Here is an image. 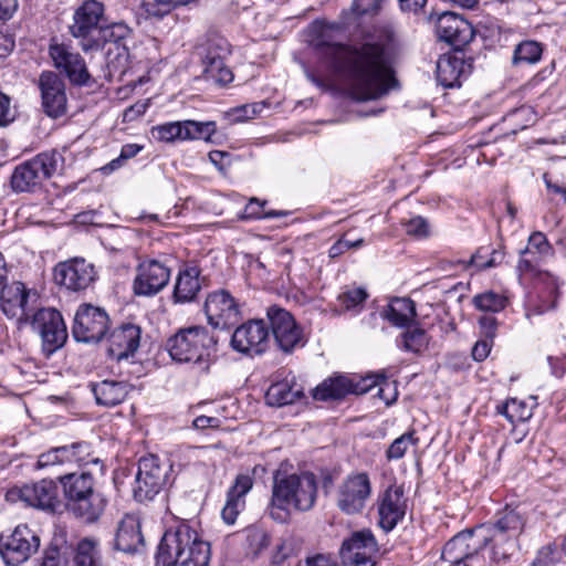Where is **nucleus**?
<instances>
[{
	"label": "nucleus",
	"instance_id": "nucleus-50",
	"mask_svg": "<svg viewBox=\"0 0 566 566\" xmlns=\"http://www.w3.org/2000/svg\"><path fill=\"white\" fill-rule=\"evenodd\" d=\"M230 54L229 42L221 36L208 39L201 51L202 63L210 60L227 59Z\"/></svg>",
	"mask_w": 566,
	"mask_h": 566
},
{
	"label": "nucleus",
	"instance_id": "nucleus-38",
	"mask_svg": "<svg viewBox=\"0 0 566 566\" xmlns=\"http://www.w3.org/2000/svg\"><path fill=\"white\" fill-rule=\"evenodd\" d=\"M132 35V29L123 23L115 22L109 25L106 23L101 28L99 35H96L98 44L88 48L90 51H98L105 46L115 48L116 45L126 44V41Z\"/></svg>",
	"mask_w": 566,
	"mask_h": 566
},
{
	"label": "nucleus",
	"instance_id": "nucleus-17",
	"mask_svg": "<svg viewBox=\"0 0 566 566\" xmlns=\"http://www.w3.org/2000/svg\"><path fill=\"white\" fill-rule=\"evenodd\" d=\"M371 481L367 472H352L336 490V505L345 514L361 513L371 496Z\"/></svg>",
	"mask_w": 566,
	"mask_h": 566
},
{
	"label": "nucleus",
	"instance_id": "nucleus-19",
	"mask_svg": "<svg viewBox=\"0 0 566 566\" xmlns=\"http://www.w3.org/2000/svg\"><path fill=\"white\" fill-rule=\"evenodd\" d=\"M203 311L208 323L213 328H229L241 318L240 304L229 291L223 289L212 291L207 295Z\"/></svg>",
	"mask_w": 566,
	"mask_h": 566
},
{
	"label": "nucleus",
	"instance_id": "nucleus-40",
	"mask_svg": "<svg viewBox=\"0 0 566 566\" xmlns=\"http://www.w3.org/2000/svg\"><path fill=\"white\" fill-rule=\"evenodd\" d=\"M73 563L74 566H102L98 542L90 537L78 541L74 548Z\"/></svg>",
	"mask_w": 566,
	"mask_h": 566
},
{
	"label": "nucleus",
	"instance_id": "nucleus-31",
	"mask_svg": "<svg viewBox=\"0 0 566 566\" xmlns=\"http://www.w3.org/2000/svg\"><path fill=\"white\" fill-rule=\"evenodd\" d=\"M254 479L249 473L235 476L234 483L227 491V501L221 511V517L228 525H233L239 514L245 507V496L252 490Z\"/></svg>",
	"mask_w": 566,
	"mask_h": 566
},
{
	"label": "nucleus",
	"instance_id": "nucleus-11",
	"mask_svg": "<svg viewBox=\"0 0 566 566\" xmlns=\"http://www.w3.org/2000/svg\"><path fill=\"white\" fill-rule=\"evenodd\" d=\"M384 376H346L335 375L321 382L313 390V398L318 401L342 400L348 395H364L385 381Z\"/></svg>",
	"mask_w": 566,
	"mask_h": 566
},
{
	"label": "nucleus",
	"instance_id": "nucleus-13",
	"mask_svg": "<svg viewBox=\"0 0 566 566\" xmlns=\"http://www.w3.org/2000/svg\"><path fill=\"white\" fill-rule=\"evenodd\" d=\"M266 317L274 343L281 352L292 354L295 349L306 345L307 339L303 327L289 311L279 306H270Z\"/></svg>",
	"mask_w": 566,
	"mask_h": 566
},
{
	"label": "nucleus",
	"instance_id": "nucleus-29",
	"mask_svg": "<svg viewBox=\"0 0 566 566\" xmlns=\"http://www.w3.org/2000/svg\"><path fill=\"white\" fill-rule=\"evenodd\" d=\"M406 499L402 486H389L378 504V524L386 533L392 531L406 514Z\"/></svg>",
	"mask_w": 566,
	"mask_h": 566
},
{
	"label": "nucleus",
	"instance_id": "nucleus-34",
	"mask_svg": "<svg viewBox=\"0 0 566 566\" xmlns=\"http://www.w3.org/2000/svg\"><path fill=\"white\" fill-rule=\"evenodd\" d=\"M199 275L200 271L196 266L179 272L172 293L175 303H189L197 297L201 290Z\"/></svg>",
	"mask_w": 566,
	"mask_h": 566
},
{
	"label": "nucleus",
	"instance_id": "nucleus-60",
	"mask_svg": "<svg viewBox=\"0 0 566 566\" xmlns=\"http://www.w3.org/2000/svg\"><path fill=\"white\" fill-rule=\"evenodd\" d=\"M489 259V248L480 247L468 261H463L464 269H474L475 271L486 270L488 266H482Z\"/></svg>",
	"mask_w": 566,
	"mask_h": 566
},
{
	"label": "nucleus",
	"instance_id": "nucleus-36",
	"mask_svg": "<svg viewBox=\"0 0 566 566\" xmlns=\"http://www.w3.org/2000/svg\"><path fill=\"white\" fill-rule=\"evenodd\" d=\"M429 336L427 332L417 326L409 325L396 338V346L406 353L422 355L429 347Z\"/></svg>",
	"mask_w": 566,
	"mask_h": 566
},
{
	"label": "nucleus",
	"instance_id": "nucleus-37",
	"mask_svg": "<svg viewBox=\"0 0 566 566\" xmlns=\"http://www.w3.org/2000/svg\"><path fill=\"white\" fill-rule=\"evenodd\" d=\"M378 543L370 530H361L352 534L342 544L340 553L343 557L356 555V553L377 554Z\"/></svg>",
	"mask_w": 566,
	"mask_h": 566
},
{
	"label": "nucleus",
	"instance_id": "nucleus-63",
	"mask_svg": "<svg viewBox=\"0 0 566 566\" xmlns=\"http://www.w3.org/2000/svg\"><path fill=\"white\" fill-rule=\"evenodd\" d=\"M297 566H337V562L327 554H315L300 562Z\"/></svg>",
	"mask_w": 566,
	"mask_h": 566
},
{
	"label": "nucleus",
	"instance_id": "nucleus-56",
	"mask_svg": "<svg viewBox=\"0 0 566 566\" xmlns=\"http://www.w3.org/2000/svg\"><path fill=\"white\" fill-rule=\"evenodd\" d=\"M531 249L535 250L541 255H548L553 252V247L548 242L546 235L541 231H535L530 235L528 244L521 251V254L528 253Z\"/></svg>",
	"mask_w": 566,
	"mask_h": 566
},
{
	"label": "nucleus",
	"instance_id": "nucleus-42",
	"mask_svg": "<svg viewBox=\"0 0 566 566\" xmlns=\"http://www.w3.org/2000/svg\"><path fill=\"white\" fill-rule=\"evenodd\" d=\"M368 294L363 287L348 289L337 296L336 307L340 313H358L366 302Z\"/></svg>",
	"mask_w": 566,
	"mask_h": 566
},
{
	"label": "nucleus",
	"instance_id": "nucleus-39",
	"mask_svg": "<svg viewBox=\"0 0 566 566\" xmlns=\"http://www.w3.org/2000/svg\"><path fill=\"white\" fill-rule=\"evenodd\" d=\"M301 397H303L302 390L294 388L289 381L272 384L265 392V401L272 407L294 403Z\"/></svg>",
	"mask_w": 566,
	"mask_h": 566
},
{
	"label": "nucleus",
	"instance_id": "nucleus-1",
	"mask_svg": "<svg viewBox=\"0 0 566 566\" xmlns=\"http://www.w3.org/2000/svg\"><path fill=\"white\" fill-rule=\"evenodd\" d=\"M340 33L342 27L337 23L315 21L308 28V42L343 78L352 99H379L398 87L391 53L385 43L343 44Z\"/></svg>",
	"mask_w": 566,
	"mask_h": 566
},
{
	"label": "nucleus",
	"instance_id": "nucleus-5",
	"mask_svg": "<svg viewBox=\"0 0 566 566\" xmlns=\"http://www.w3.org/2000/svg\"><path fill=\"white\" fill-rule=\"evenodd\" d=\"M65 500V509L77 520L93 524L99 520L107 505V500L95 488L93 473H67L57 478Z\"/></svg>",
	"mask_w": 566,
	"mask_h": 566
},
{
	"label": "nucleus",
	"instance_id": "nucleus-47",
	"mask_svg": "<svg viewBox=\"0 0 566 566\" xmlns=\"http://www.w3.org/2000/svg\"><path fill=\"white\" fill-rule=\"evenodd\" d=\"M107 69L111 73H125L128 67L129 50L126 44L108 46L105 53Z\"/></svg>",
	"mask_w": 566,
	"mask_h": 566
},
{
	"label": "nucleus",
	"instance_id": "nucleus-49",
	"mask_svg": "<svg viewBox=\"0 0 566 566\" xmlns=\"http://www.w3.org/2000/svg\"><path fill=\"white\" fill-rule=\"evenodd\" d=\"M419 438L416 437L413 430L402 433L400 437L396 438L386 450V459L388 461H396L403 458L409 447L417 446Z\"/></svg>",
	"mask_w": 566,
	"mask_h": 566
},
{
	"label": "nucleus",
	"instance_id": "nucleus-9",
	"mask_svg": "<svg viewBox=\"0 0 566 566\" xmlns=\"http://www.w3.org/2000/svg\"><path fill=\"white\" fill-rule=\"evenodd\" d=\"M41 338V348L45 357L52 356L67 342L69 334L62 314L53 307L36 310L28 322Z\"/></svg>",
	"mask_w": 566,
	"mask_h": 566
},
{
	"label": "nucleus",
	"instance_id": "nucleus-59",
	"mask_svg": "<svg viewBox=\"0 0 566 566\" xmlns=\"http://www.w3.org/2000/svg\"><path fill=\"white\" fill-rule=\"evenodd\" d=\"M294 553V546L292 541L284 539L282 541L273 552L271 556V564L274 566L282 565L287 558H290Z\"/></svg>",
	"mask_w": 566,
	"mask_h": 566
},
{
	"label": "nucleus",
	"instance_id": "nucleus-15",
	"mask_svg": "<svg viewBox=\"0 0 566 566\" xmlns=\"http://www.w3.org/2000/svg\"><path fill=\"white\" fill-rule=\"evenodd\" d=\"M10 501H22L25 505L42 511L56 512L62 506L59 484L51 479H42L31 484L11 488L7 492Z\"/></svg>",
	"mask_w": 566,
	"mask_h": 566
},
{
	"label": "nucleus",
	"instance_id": "nucleus-27",
	"mask_svg": "<svg viewBox=\"0 0 566 566\" xmlns=\"http://www.w3.org/2000/svg\"><path fill=\"white\" fill-rule=\"evenodd\" d=\"M6 545V564L19 566L38 551L40 539L27 525H18L7 535Z\"/></svg>",
	"mask_w": 566,
	"mask_h": 566
},
{
	"label": "nucleus",
	"instance_id": "nucleus-26",
	"mask_svg": "<svg viewBox=\"0 0 566 566\" xmlns=\"http://www.w3.org/2000/svg\"><path fill=\"white\" fill-rule=\"evenodd\" d=\"M438 38L455 48L467 45L474 36L472 24L460 14L442 12L436 22Z\"/></svg>",
	"mask_w": 566,
	"mask_h": 566
},
{
	"label": "nucleus",
	"instance_id": "nucleus-30",
	"mask_svg": "<svg viewBox=\"0 0 566 566\" xmlns=\"http://www.w3.org/2000/svg\"><path fill=\"white\" fill-rule=\"evenodd\" d=\"M142 337V328L132 323H124L112 331L108 337V356L117 361L134 356Z\"/></svg>",
	"mask_w": 566,
	"mask_h": 566
},
{
	"label": "nucleus",
	"instance_id": "nucleus-23",
	"mask_svg": "<svg viewBox=\"0 0 566 566\" xmlns=\"http://www.w3.org/2000/svg\"><path fill=\"white\" fill-rule=\"evenodd\" d=\"M171 271L156 259H146L136 268L133 291L137 296H154L169 282Z\"/></svg>",
	"mask_w": 566,
	"mask_h": 566
},
{
	"label": "nucleus",
	"instance_id": "nucleus-14",
	"mask_svg": "<svg viewBox=\"0 0 566 566\" xmlns=\"http://www.w3.org/2000/svg\"><path fill=\"white\" fill-rule=\"evenodd\" d=\"M59 464H75L77 467L94 465L103 474L104 464L87 441H76L71 444L52 448L38 458L36 467L48 468Z\"/></svg>",
	"mask_w": 566,
	"mask_h": 566
},
{
	"label": "nucleus",
	"instance_id": "nucleus-55",
	"mask_svg": "<svg viewBox=\"0 0 566 566\" xmlns=\"http://www.w3.org/2000/svg\"><path fill=\"white\" fill-rule=\"evenodd\" d=\"M402 227L408 235L415 237L417 239L427 238L430 232L428 221L421 216H416L407 221H403Z\"/></svg>",
	"mask_w": 566,
	"mask_h": 566
},
{
	"label": "nucleus",
	"instance_id": "nucleus-3",
	"mask_svg": "<svg viewBox=\"0 0 566 566\" xmlns=\"http://www.w3.org/2000/svg\"><path fill=\"white\" fill-rule=\"evenodd\" d=\"M210 545L187 524L167 530L156 554L159 566H209Z\"/></svg>",
	"mask_w": 566,
	"mask_h": 566
},
{
	"label": "nucleus",
	"instance_id": "nucleus-8",
	"mask_svg": "<svg viewBox=\"0 0 566 566\" xmlns=\"http://www.w3.org/2000/svg\"><path fill=\"white\" fill-rule=\"evenodd\" d=\"M521 254L516 271L520 277H527L535 281V295L531 296L526 310V316L542 315L554 310L559 295V285L557 280L548 272L542 271L537 266L536 259L524 258Z\"/></svg>",
	"mask_w": 566,
	"mask_h": 566
},
{
	"label": "nucleus",
	"instance_id": "nucleus-41",
	"mask_svg": "<svg viewBox=\"0 0 566 566\" xmlns=\"http://www.w3.org/2000/svg\"><path fill=\"white\" fill-rule=\"evenodd\" d=\"M496 412L504 416L512 424L525 422L533 416L532 408L517 398H510L497 405Z\"/></svg>",
	"mask_w": 566,
	"mask_h": 566
},
{
	"label": "nucleus",
	"instance_id": "nucleus-35",
	"mask_svg": "<svg viewBox=\"0 0 566 566\" xmlns=\"http://www.w3.org/2000/svg\"><path fill=\"white\" fill-rule=\"evenodd\" d=\"M384 316L394 326L408 327L417 316L416 304L409 297H395L384 311Z\"/></svg>",
	"mask_w": 566,
	"mask_h": 566
},
{
	"label": "nucleus",
	"instance_id": "nucleus-43",
	"mask_svg": "<svg viewBox=\"0 0 566 566\" xmlns=\"http://www.w3.org/2000/svg\"><path fill=\"white\" fill-rule=\"evenodd\" d=\"M226 59H214L202 63V77L206 81L213 82L219 85H226L232 82L233 73L226 65Z\"/></svg>",
	"mask_w": 566,
	"mask_h": 566
},
{
	"label": "nucleus",
	"instance_id": "nucleus-7",
	"mask_svg": "<svg viewBox=\"0 0 566 566\" xmlns=\"http://www.w3.org/2000/svg\"><path fill=\"white\" fill-rule=\"evenodd\" d=\"M64 158L57 150L38 154L18 165L11 175V187L15 192H30L39 189L43 181L62 170Z\"/></svg>",
	"mask_w": 566,
	"mask_h": 566
},
{
	"label": "nucleus",
	"instance_id": "nucleus-25",
	"mask_svg": "<svg viewBox=\"0 0 566 566\" xmlns=\"http://www.w3.org/2000/svg\"><path fill=\"white\" fill-rule=\"evenodd\" d=\"M43 112L51 118L66 114L67 97L64 81L54 72H43L39 78Z\"/></svg>",
	"mask_w": 566,
	"mask_h": 566
},
{
	"label": "nucleus",
	"instance_id": "nucleus-58",
	"mask_svg": "<svg viewBox=\"0 0 566 566\" xmlns=\"http://www.w3.org/2000/svg\"><path fill=\"white\" fill-rule=\"evenodd\" d=\"M265 107V102L245 104L233 108V115L238 120H248L258 116Z\"/></svg>",
	"mask_w": 566,
	"mask_h": 566
},
{
	"label": "nucleus",
	"instance_id": "nucleus-61",
	"mask_svg": "<svg viewBox=\"0 0 566 566\" xmlns=\"http://www.w3.org/2000/svg\"><path fill=\"white\" fill-rule=\"evenodd\" d=\"M15 118V109L9 96L0 92V127L8 126Z\"/></svg>",
	"mask_w": 566,
	"mask_h": 566
},
{
	"label": "nucleus",
	"instance_id": "nucleus-22",
	"mask_svg": "<svg viewBox=\"0 0 566 566\" xmlns=\"http://www.w3.org/2000/svg\"><path fill=\"white\" fill-rule=\"evenodd\" d=\"M49 54L55 69L65 74L72 84L84 86L90 83L91 75L85 60L72 46L65 43H52Z\"/></svg>",
	"mask_w": 566,
	"mask_h": 566
},
{
	"label": "nucleus",
	"instance_id": "nucleus-46",
	"mask_svg": "<svg viewBox=\"0 0 566 566\" xmlns=\"http://www.w3.org/2000/svg\"><path fill=\"white\" fill-rule=\"evenodd\" d=\"M543 54L542 43L534 40H525L515 46L513 53V64H535Z\"/></svg>",
	"mask_w": 566,
	"mask_h": 566
},
{
	"label": "nucleus",
	"instance_id": "nucleus-16",
	"mask_svg": "<svg viewBox=\"0 0 566 566\" xmlns=\"http://www.w3.org/2000/svg\"><path fill=\"white\" fill-rule=\"evenodd\" d=\"M481 525L474 528L458 533L446 543L442 548V558L451 564L459 565L469 563L465 566H473L478 554L490 543V537Z\"/></svg>",
	"mask_w": 566,
	"mask_h": 566
},
{
	"label": "nucleus",
	"instance_id": "nucleus-52",
	"mask_svg": "<svg viewBox=\"0 0 566 566\" xmlns=\"http://www.w3.org/2000/svg\"><path fill=\"white\" fill-rule=\"evenodd\" d=\"M144 149L143 145L139 144H125L120 148L119 156L111 160L108 164L101 168L104 175H109L115 170L122 168L127 160L137 156Z\"/></svg>",
	"mask_w": 566,
	"mask_h": 566
},
{
	"label": "nucleus",
	"instance_id": "nucleus-28",
	"mask_svg": "<svg viewBox=\"0 0 566 566\" xmlns=\"http://www.w3.org/2000/svg\"><path fill=\"white\" fill-rule=\"evenodd\" d=\"M472 71L471 60L467 61L462 52L443 54L437 61V81L446 88L460 87Z\"/></svg>",
	"mask_w": 566,
	"mask_h": 566
},
{
	"label": "nucleus",
	"instance_id": "nucleus-53",
	"mask_svg": "<svg viewBox=\"0 0 566 566\" xmlns=\"http://www.w3.org/2000/svg\"><path fill=\"white\" fill-rule=\"evenodd\" d=\"M245 543L250 554L258 555L269 545L270 537L262 528L251 526L244 532Z\"/></svg>",
	"mask_w": 566,
	"mask_h": 566
},
{
	"label": "nucleus",
	"instance_id": "nucleus-44",
	"mask_svg": "<svg viewBox=\"0 0 566 566\" xmlns=\"http://www.w3.org/2000/svg\"><path fill=\"white\" fill-rule=\"evenodd\" d=\"M472 304L481 312L499 313L507 306L509 298L504 294L486 291L474 295Z\"/></svg>",
	"mask_w": 566,
	"mask_h": 566
},
{
	"label": "nucleus",
	"instance_id": "nucleus-54",
	"mask_svg": "<svg viewBox=\"0 0 566 566\" xmlns=\"http://www.w3.org/2000/svg\"><path fill=\"white\" fill-rule=\"evenodd\" d=\"M505 31L504 25L495 18H486L478 27L479 34L492 43L500 42Z\"/></svg>",
	"mask_w": 566,
	"mask_h": 566
},
{
	"label": "nucleus",
	"instance_id": "nucleus-33",
	"mask_svg": "<svg viewBox=\"0 0 566 566\" xmlns=\"http://www.w3.org/2000/svg\"><path fill=\"white\" fill-rule=\"evenodd\" d=\"M95 401L99 406L115 407L122 403L134 386L126 380L104 379L90 384Z\"/></svg>",
	"mask_w": 566,
	"mask_h": 566
},
{
	"label": "nucleus",
	"instance_id": "nucleus-20",
	"mask_svg": "<svg viewBox=\"0 0 566 566\" xmlns=\"http://www.w3.org/2000/svg\"><path fill=\"white\" fill-rule=\"evenodd\" d=\"M54 282L72 292L88 289L96 280V271L92 263L82 258L59 262L53 269Z\"/></svg>",
	"mask_w": 566,
	"mask_h": 566
},
{
	"label": "nucleus",
	"instance_id": "nucleus-24",
	"mask_svg": "<svg viewBox=\"0 0 566 566\" xmlns=\"http://www.w3.org/2000/svg\"><path fill=\"white\" fill-rule=\"evenodd\" d=\"M269 327L263 319H250L237 327L231 337L235 352L250 356L263 354L269 346Z\"/></svg>",
	"mask_w": 566,
	"mask_h": 566
},
{
	"label": "nucleus",
	"instance_id": "nucleus-2",
	"mask_svg": "<svg viewBox=\"0 0 566 566\" xmlns=\"http://www.w3.org/2000/svg\"><path fill=\"white\" fill-rule=\"evenodd\" d=\"M318 483L314 473H273L272 494L268 505L270 517L281 524L291 520V507L298 512L311 511L317 499Z\"/></svg>",
	"mask_w": 566,
	"mask_h": 566
},
{
	"label": "nucleus",
	"instance_id": "nucleus-32",
	"mask_svg": "<svg viewBox=\"0 0 566 566\" xmlns=\"http://www.w3.org/2000/svg\"><path fill=\"white\" fill-rule=\"evenodd\" d=\"M144 545V536L140 531V521L136 515L126 514L118 523L114 548L123 553L133 554Z\"/></svg>",
	"mask_w": 566,
	"mask_h": 566
},
{
	"label": "nucleus",
	"instance_id": "nucleus-64",
	"mask_svg": "<svg viewBox=\"0 0 566 566\" xmlns=\"http://www.w3.org/2000/svg\"><path fill=\"white\" fill-rule=\"evenodd\" d=\"M61 552L57 546H50L43 552L40 566H61Z\"/></svg>",
	"mask_w": 566,
	"mask_h": 566
},
{
	"label": "nucleus",
	"instance_id": "nucleus-51",
	"mask_svg": "<svg viewBox=\"0 0 566 566\" xmlns=\"http://www.w3.org/2000/svg\"><path fill=\"white\" fill-rule=\"evenodd\" d=\"M266 201L261 202L256 198H251L247 203L241 218L242 219H272L279 217H285V211L269 210L265 211Z\"/></svg>",
	"mask_w": 566,
	"mask_h": 566
},
{
	"label": "nucleus",
	"instance_id": "nucleus-18",
	"mask_svg": "<svg viewBox=\"0 0 566 566\" xmlns=\"http://www.w3.org/2000/svg\"><path fill=\"white\" fill-rule=\"evenodd\" d=\"M109 317L102 307L81 304L75 313L72 334L82 343H98L106 335Z\"/></svg>",
	"mask_w": 566,
	"mask_h": 566
},
{
	"label": "nucleus",
	"instance_id": "nucleus-45",
	"mask_svg": "<svg viewBox=\"0 0 566 566\" xmlns=\"http://www.w3.org/2000/svg\"><path fill=\"white\" fill-rule=\"evenodd\" d=\"M184 122L185 140H205L210 142L212 135L217 132V124L213 120L198 122L192 119Z\"/></svg>",
	"mask_w": 566,
	"mask_h": 566
},
{
	"label": "nucleus",
	"instance_id": "nucleus-62",
	"mask_svg": "<svg viewBox=\"0 0 566 566\" xmlns=\"http://www.w3.org/2000/svg\"><path fill=\"white\" fill-rule=\"evenodd\" d=\"M554 553L555 547L553 545H546L541 547L537 551V554L533 559L531 566H552Z\"/></svg>",
	"mask_w": 566,
	"mask_h": 566
},
{
	"label": "nucleus",
	"instance_id": "nucleus-21",
	"mask_svg": "<svg viewBox=\"0 0 566 566\" xmlns=\"http://www.w3.org/2000/svg\"><path fill=\"white\" fill-rule=\"evenodd\" d=\"M39 298L36 291L28 289L24 283L13 281L0 289V307L8 318H18L20 323L29 322L30 303Z\"/></svg>",
	"mask_w": 566,
	"mask_h": 566
},
{
	"label": "nucleus",
	"instance_id": "nucleus-12",
	"mask_svg": "<svg viewBox=\"0 0 566 566\" xmlns=\"http://www.w3.org/2000/svg\"><path fill=\"white\" fill-rule=\"evenodd\" d=\"M104 23H106L104 4L97 0H86L74 11L70 33L78 41L82 50L88 52L90 46L98 44L95 36L99 35Z\"/></svg>",
	"mask_w": 566,
	"mask_h": 566
},
{
	"label": "nucleus",
	"instance_id": "nucleus-57",
	"mask_svg": "<svg viewBox=\"0 0 566 566\" xmlns=\"http://www.w3.org/2000/svg\"><path fill=\"white\" fill-rule=\"evenodd\" d=\"M379 9V0H354L349 13L344 12L345 15L349 14L354 20L364 15H374Z\"/></svg>",
	"mask_w": 566,
	"mask_h": 566
},
{
	"label": "nucleus",
	"instance_id": "nucleus-4",
	"mask_svg": "<svg viewBox=\"0 0 566 566\" xmlns=\"http://www.w3.org/2000/svg\"><path fill=\"white\" fill-rule=\"evenodd\" d=\"M170 358L178 364H191L208 373L217 359L218 339L201 325L179 328L166 342Z\"/></svg>",
	"mask_w": 566,
	"mask_h": 566
},
{
	"label": "nucleus",
	"instance_id": "nucleus-6",
	"mask_svg": "<svg viewBox=\"0 0 566 566\" xmlns=\"http://www.w3.org/2000/svg\"><path fill=\"white\" fill-rule=\"evenodd\" d=\"M525 525L524 516L513 507L499 511L494 521L481 524L492 544V563L506 566L511 564L516 548V539Z\"/></svg>",
	"mask_w": 566,
	"mask_h": 566
},
{
	"label": "nucleus",
	"instance_id": "nucleus-10",
	"mask_svg": "<svg viewBox=\"0 0 566 566\" xmlns=\"http://www.w3.org/2000/svg\"><path fill=\"white\" fill-rule=\"evenodd\" d=\"M171 465L160 461L155 454L143 457L138 461V470L133 488L134 499L137 502L154 500L167 485Z\"/></svg>",
	"mask_w": 566,
	"mask_h": 566
},
{
	"label": "nucleus",
	"instance_id": "nucleus-48",
	"mask_svg": "<svg viewBox=\"0 0 566 566\" xmlns=\"http://www.w3.org/2000/svg\"><path fill=\"white\" fill-rule=\"evenodd\" d=\"M153 137L163 143H175L185 140L184 122H168L151 128Z\"/></svg>",
	"mask_w": 566,
	"mask_h": 566
}]
</instances>
